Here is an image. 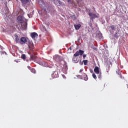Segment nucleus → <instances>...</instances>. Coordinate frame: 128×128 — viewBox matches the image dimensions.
<instances>
[{
	"label": "nucleus",
	"mask_w": 128,
	"mask_h": 128,
	"mask_svg": "<svg viewBox=\"0 0 128 128\" xmlns=\"http://www.w3.org/2000/svg\"><path fill=\"white\" fill-rule=\"evenodd\" d=\"M98 78H99L100 80H101L102 79V72H100L99 74H98Z\"/></svg>",
	"instance_id": "dca6fc26"
},
{
	"label": "nucleus",
	"mask_w": 128,
	"mask_h": 128,
	"mask_svg": "<svg viewBox=\"0 0 128 128\" xmlns=\"http://www.w3.org/2000/svg\"><path fill=\"white\" fill-rule=\"evenodd\" d=\"M30 70L32 72H33V74H36V70H34V68H32Z\"/></svg>",
	"instance_id": "f3484780"
},
{
	"label": "nucleus",
	"mask_w": 128,
	"mask_h": 128,
	"mask_svg": "<svg viewBox=\"0 0 128 128\" xmlns=\"http://www.w3.org/2000/svg\"><path fill=\"white\" fill-rule=\"evenodd\" d=\"M116 34H118V33H116Z\"/></svg>",
	"instance_id": "473e14b6"
},
{
	"label": "nucleus",
	"mask_w": 128,
	"mask_h": 128,
	"mask_svg": "<svg viewBox=\"0 0 128 128\" xmlns=\"http://www.w3.org/2000/svg\"><path fill=\"white\" fill-rule=\"evenodd\" d=\"M54 60L56 62H60L62 61V58L58 55H56L54 56Z\"/></svg>",
	"instance_id": "7ed1b4c3"
},
{
	"label": "nucleus",
	"mask_w": 128,
	"mask_h": 128,
	"mask_svg": "<svg viewBox=\"0 0 128 128\" xmlns=\"http://www.w3.org/2000/svg\"><path fill=\"white\" fill-rule=\"evenodd\" d=\"M92 76L94 78V80H96V74H94V73L92 74Z\"/></svg>",
	"instance_id": "6ab92c4d"
},
{
	"label": "nucleus",
	"mask_w": 128,
	"mask_h": 128,
	"mask_svg": "<svg viewBox=\"0 0 128 128\" xmlns=\"http://www.w3.org/2000/svg\"><path fill=\"white\" fill-rule=\"evenodd\" d=\"M22 28V30H26L27 24L26 22H24V24H22L21 25Z\"/></svg>",
	"instance_id": "9b49d317"
},
{
	"label": "nucleus",
	"mask_w": 128,
	"mask_h": 128,
	"mask_svg": "<svg viewBox=\"0 0 128 128\" xmlns=\"http://www.w3.org/2000/svg\"><path fill=\"white\" fill-rule=\"evenodd\" d=\"M84 80H88V75L86 74H84Z\"/></svg>",
	"instance_id": "2eb2a0df"
},
{
	"label": "nucleus",
	"mask_w": 128,
	"mask_h": 128,
	"mask_svg": "<svg viewBox=\"0 0 128 128\" xmlns=\"http://www.w3.org/2000/svg\"><path fill=\"white\" fill-rule=\"evenodd\" d=\"M88 24H89L91 28H92V25L91 22H89Z\"/></svg>",
	"instance_id": "5701e85b"
},
{
	"label": "nucleus",
	"mask_w": 128,
	"mask_h": 128,
	"mask_svg": "<svg viewBox=\"0 0 128 128\" xmlns=\"http://www.w3.org/2000/svg\"><path fill=\"white\" fill-rule=\"evenodd\" d=\"M17 20L19 22L22 24V16H18L17 18Z\"/></svg>",
	"instance_id": "f8f14e48"
},
{
	"label": "nucleus",
	"mask_w": 128,
	"mask_h": 128,
	"mask_svg": "<svg viewBox=\"0 0 128 128\" xmlns=\"http://www.w3.org/2000/svg\"><path fill=\"white\" fill-rule=\"evenodd\" d=\"M64 68H65V70H68V66L66 65H64Z\"/></svg>",
	"instance_id": "412c9836"
},
{
	"label": "nucleus",
	"mask_w": 128,
	"mask_h": 128,
	"mask_svg": "<svg viewBox=\"0 0 128 128\" xmlns=\"http://www.w3.org/2000/svg\"><path fill=\"white\" fill-rule=\"evenodd\" d=\"M62 70H64V68H62Z\"/></svg>",
	"instance_id": "72a5a7b5"
},
{
	"label": "nucleus",
	"mask_w": 128,
	"mask_h": 128,
	"mask_svg": "<svg viewBox=\"0 0 128 128\" xmlns=\"http://www.w3.org/2000/svg\"><path fill=\"white\" fill-rule=\"evenodd\" d=\"M88 14L90 16V20H94V18H98V16L96 14H92V12H89Z\"/></svg>",
	"instance_id": "20e7f679"
},
{
	"label": "nucleus",
	"mask_w": 128,
	"mask_h": 128,
	"mask_svg": "<svg viewBox=\"0 0 128 128\" xmlns=\"http://www.w3.org/2000/svg\"><path fill=\"white\" fill-rule=\"evenodd\" d=\"M14 37L16 44H19L20 40V37L18 36V34H15Z\"/></svg>",
	"instance_id": "39448f33"
},
{
	"label": "nucleus",
	"mask_w": 128,
	"mask_h": 128,
	"mask_svg": "<svg viewBox=\"0 0 128 128\" xmlns=\"http://www.w3.org/2000/svg\"><path fill=\"white\" fill-rule=\"evenodd\" d=\"M119 75H120V78H122V76L121 74H119Z\"/></svg>",
	"instance_id": "c85d7f7f"
},
{
	"label": "nucleus",
	"mask_w": 128,
	"mask_h": 128,
	"mask_svg": "<svg viewBox=\"0 0 128 128\" xmlns=\"http://www.w3.org/2000/svg\"><path fill=\"white\" fill-rule=\"evenodd\" d=\"M86 54L83 55L84 58H86Z\"/></svg>",
	"instance_id": "cd10ccee"
},
{
	"label": "nucleus",
	"mask_w": 128,
	"mask_h": 128,
	"mask_svg": "<svg viewBox=\"0 0 128 128\" xmlns=\"http://www.w3.org/2000/svg\"><path fill=\"white\" fill-rule=\"evenodd\" d=\"M84 72V69H81L80 70L79 72Z\"/></svg>",
	"instance_id": "b1692460"
},
{
	"label": "nucleus",
	"mask_w": 128,
	"mask_h": 128,
	"mask_svg": "<svg viewBox=\"0 0 128 128\" xmlns=\"http://www.w3.org/2000/svg\"><path fill=\"white\" fill-rule=\"evenodd\" d=\"M84 50H80L79 51H77L74 54V56H82L84 54Z\"/></svg>",
	"instance_id": "f257e3e1"
},
{
	"label": "nucleus",
	"mask_w": 128,
	"mask_h": 128,
	"mask_svg": "<svg viewBox=\"0 0 128 128\" xmlns=\"http://www.w3.org/2000/svg\"><path fill=\"white\" fill-rule=\"evenodd\" d=\"M71 18H73V20H76V16H74V15H73V16H71Z\"/></svg>",
	"instance_id": "4be33fe9"
},
{
	"label": "nucleus",
	"mask_w": 128,
	"mask_h": 128,
	"mask_svg": "<svg viewBox=\"0 0 128 128\" xmlns=\"http://www.w3.org/2000/svg\"><path fill=\"white\" fill-rule=\"evenodd\" d=\"M57 2L60 4V0H57Z\"/></svg>",
	"instance_id": "bb28decb"
},
{
	"label": "nucleus",
	"mask_w": 128,
	"mask_h": 128,
	"mask_svg": "<svg viewBox=\"0 0 128 128\" xmlns=\"http://www.w3.org/2000/svg\"><path fill=\"white\" fill-rule=\"evenodd\" d=\"M21 58H22V60H26V54H22V55L21 56Z\"/></svg>",
	"instance_id": "4468645a"
},
{
	"label": "nucleus",
	"mask_w": 128,
	"mask_h": 128,
	"mask_svg": "<svg viewBox=\"0 0 128 128\" xmlns=\"http://www.w3.org/2000/svg\"><path fill=\"white\" fill-rule=\"evenodd\" d=\"M32 60H34V56H31Z\"/></svg>",
	"instance_id": "a878e982"
},
{
	"label": "nucleus",
	"mask_w": 128,
	"mask_h": 128,
	"mask_svg": "<svg viewBox=\"0 0 128 128\" xmlns=\"http://www.w3.org/2000/svg\"><path fill=\"white\" fill-rule=\"evenodd\" d=\"M116 74H120L119 73H118V72H117V71H116Z\"/></svg>",
	"instance_id": "c756f323"
},
{
	"label": "nucleus",
	"mask_w": 128,
	"mask_h": 128,
	"mask_svg": "<svg viewBox=\"0 0 128 128\" xmlns=\"http://www.w3.org/2000/svg\"><path fill=\"white\" fill-rule=\"evenodd\" d=\"M94 72L96 74H100V68L98 66H95L94 68Z\"/></svg>",
	"instance_id": "1a4fd4ad"
},
{
	"label": "nucleus",
	"mask_w": 128,
	"mask_h": 128,
	"mask_svg": "<svg viewBox=\"0 0 128 128\" xmlns=\"http://www.w3.org/2000/svg\"><path fill=\"white\" fill-rule=\"evenodd\" d=\"M29 0H21L22 3V4H28V2Z\"/></svg>",
	"instance_id": "ddd939ff"
},
{
	"label": "nucleus",
	"mask_w": 128,
	"mask_h": 128,
	"mask_svg": "<svg viewBox=\"0 0 128 128\" xmlns=\"http://www.w3.org/2000/svg\"><path fill=\"white\" fill-rule=\"evenodd\" d=\"M52 78H58V73L56 72H54L52 74Z\"/></svg>",
	"instance_id": "423d86ee"
},
{
	"label": "nucleus",
	"mask_w": 128,
	"mask_h": 128,
	"mask_svg": "<svg viewBox=\"0 0 128 128\" xmlns=\"http://www.w3.org/2000/svg\"><path fill=\"white\" fill-rule=\"evenodd\" d=\"M28 46L30 50H34V44L32 42H30L28 45Z\"/></svg>",
	"instance_id": "6e6552de"
},
{
	"label": "nucleus",
	"mask_w": 128,
	"mask_h": 128,
	"mask_svg": "<svg viewBox=\"0 0 128 128\" xmlns=\"http://www.w3.org/2000/svg\"><path fill=\"white\" fill-rule=\"evenodd\" d=\"M110 28L112 30H116V26H112Z\"/></svg>",
	"instance_id": "aec40b11"
},
{
	"label": "nucleus",
	"mask_w": 128,
	"mask_h": 128,
	"mask_svg": "<svg viewBox=\"0 0 128 128\" xmlns=\"http://www.w3.org/2000/svg\"><path fill=\"white\" fill-rule=\"evenodd\" d=\"M83 62L84 66H86L88 64V60H84Z\"/></svg>",
	"instance_id": "a211bd4d"
},
{
	"label": "nucleus",
	"mask_w": 128,
	"mask_h": 128,
	"mask_svg": "<svg viewBox=\"0 0 128 128\" xmlns=\"http://www.w3.org/2000/svg\"><path fill=\"white\" fill-rule=\"evenodd\" d=\"M74 26L75 28V30H80V28H82V25L80 24H74Z\"/></svg>",
	"instance_id": "9d476101"
},
{
	"label": "nucleus",
	"mask_w": 128,
	"mask_h": 128,
	"mask_svg": "<svg viewBox=\"0 0 128 128\" xmlns=\"http://www.w3.org/2000/svg\"><path fill=\"white\" fill-rule=\"evenodd\" d=\"M4 54V52H1V54Z\"/></svg>",
	"instance_id": "7c9ffc66"
},
{
	"label": "nucleus",
	"mask_w": 128,
	"mask_h": 128,
	"mask_svg": "<svg viewBox=\"0 0 128 128\" xmlns=\"http://www.w3.org/2000/svg\"><path fill=\"white\" fill-rule=\"evenodd\" d=\"M70 0H68V2H70Z\"/></svg>",
	"instance_id": "2f4dec72"
},
{
	"label": "nucleus",
	"mask_w": 128,
	"mask_h": 128,
	"mask_svg": "<svg viewBox=\"0 0 128 128\" xmlns=\"http://www.w3.org/2000/svg\"><path fill=\"white\" fill-rule=\"evenodd\" d=\"M26 42H28V40H26V38L22 37L20 38V44H26Z\"/></svg>",
	"instance_id": "f03ea898"
},
{
	"label": "nucleus",
	"mask_w": 128,
	"mask_h": 128,
	"mask_svg": "<svg viewBox=\"0 0 128 128\" xmlns=\"http://www.w3.org/2000/svg\"><path fill=\"white\" fill-rule=\"evenodd\" d=\"M28 70H30L32 68L30 66H28Z\"/></svg>",
	"instance_id": "393cba45"
},
{
	"label": "nucleus",
	"mask_w": 128,
	"mask_h": 128,
	"mask_svg": "<svg viewBox=\"0 0 128 128\" xmlns=\"http://www.w3.org/2000/svg\"><path fill=\"white\" fill-rule=\"evenodd\" d=\"M38 35L35 32L31 33V37L32 38L35 39L36 38H38Z\"/></svg>",
	"instance_id": "0eeeda50"
}]
</instances>
